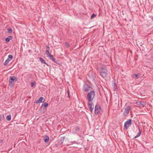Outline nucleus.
Returning <instances> with one entry per match:
<instances>
[{
  "instance_id": "393cba45",
  "label": "nucleus",
  "mask_w": 153,
  "mask_h": 153,
  "mask_svg": "<svg viewBox=\"0 0 153 153\" xmlns=\"http://www.w3.org/2000/svg\"><path fill=\"white\" fill-rule=\"evenodd\" d=\"M54 62L57 64L59 65H61V62H60L59 61H58V60L56 59H55V60L54 61Z\"/></svg>"
},
{
  "instance_id": "dca6fc26",
  "label": "nucleus",
  "mask_w": 153,
  "mask_h": 153,
  "mask_svg": "<svg viewBox=\"0 0 153 153\" xmlns=\"http://www.w3.org/2000/svg\"><path fill=\"white\" fill-rule=\"evenodd\" d=\"M44 140L45 143H47L49 140V137L48 136H45L44 138Z\"/></svg>"
},
{
  "instance_id": "9b49d317",
  "label": "nucleus",
  "mask_w": 153,
  "mask_h": 153,
  "mask_svg": "<svg viewBox=\"0 0 153 153\" xmlns=\"http://www.w3.org/2000/svg\"><path fill=\"white\" fill-rule=\"evenodd\" d=\"M100 76L103 78L106 77L107 75V72L101 71H100Z\"/></svg>"
},
{
  "instance_id": "6ab92c4d",
  "label": "nucleus",
  "mask_w": 153,
  "mask_h": 153,
  "mask_svg": "<svg viewBox=\"0 0 153 153\" xmlns=\"http://www.w3.org/2000/svg\"><path fill=\"white\" fill-rule=\"evenodd\" d=\"M10 60L9 59H7V60L5 61V62H4V66H7L8 63L10 62Z\"/></svg>"
},
{
  "instance_id": "f03ea898",
  "label": "nucleus",
  "mask_w": 153,
  "mask_h": 153,
  "mask_svg": "<svg viewBox=\"0 0 153 153\" xmlns=\"http://www.w3.org/2000/svg\"><path fill=\"white\" fill-rule=\"evenodd\" d=\"M18 78H16L15 76H10L9 78V85L10 87H12L13 85V82H16L18 80Z\"/></svg>"
},
{
  "instance_id": "f704fd0d",
  "label": "nucleus",
  "mask_w": 153,
  "mask_h": 153,
  "mask_svg": "<svg viewBox=\"0 0 153 153\" xmlns=\"http://www.w3.org/2000/svg\"><path fill=\"white\" fill-rule=\"evenodd\" d=\"M68 95L69 96V93H68Z\"/></svg>"
},
{
  "instance_id": "cd10ccee",
  "label": "nucleus",
  "mask_w": 153,
  "mask_h": 153,
  "mask_svg": "<svg viewBox=\"0 0 153 153\" xmlns=\"http://www.w3.org/2000/svg\"><path fill=\"white\" fill-rule=\"evenodd\" d=\"M74 128L75 130L76 131H79V128L78 127L75 126Z\"/></svg>"
},
{
  "instance_id": "aec40b11",
  "label": "nucleus",
  "mask_w": 153,
  "mask_h": 153,
  "mask_svg": "<svg viewBox=\"0 0 153 153\" xmlns=\"http://www.w3.org/2000/svg\"><path fill=\"white\" fill-rule=\"evenodd\" d=\"M46 49H47V50L45 51V53L47 55H48V53H47V52H48V53H50L49 51V50H50V47H49L48 46H47V47H46Z\"/></svg>"
},
{
  "instance_id": "9d476101",
  "label": "nucleus",
  "mask_w": 153,
  "mask_h": 153,
  "mask_svg": "<svg viewBox=\"0 0 153 153\" xmlns=\"http://www.w3.org/2000/svg\"><path fill=\"white\" fill-rule=\"evenodd\" d=\"M48 54V55H47V56L52 61L54 62V61L55 60V59L53 57V56L51 55L50 53H49L48 52H47Z\"/></svg>"
},
{
  "instance_id": "ddd939ff",
  "label": "nucleus",
  "mask_w": 153,
  "mask_h": 153,
  "mask_svg": "<svg viewBox=\"0 0 153 153\" xmlns=\"http://www.w3.org/2000/svg\"><path fill=\"white\" fill-rule=\"evenodd\" d=\"M112 86L113 87L114 90V91H117L118 89L117 86L114 81H113Z\"/></svg>"
},
{
  "instance_id": "412c9836",
  "label": "nucleus",
  "mask_w": 153,
  "mask_h": 153,
  "mask_svg": "<svg viewBox=\"0 0 153 153\" xmlns=\"http://www.w3.org/2000/svg\"><path fill=\"white\" fill-rule=\"evenodd\" d=\"M11 117L10 115H7L6 117L7 120L8 121H10L11 120Z\"/></svg>"
},
{
  "instance_id": "a211bd4d",
  "label": "nucleus",
  "mask_w": 153,
  "mask_h": 153,
  "mask_svg": "<svg viewBox=\"0 0 153 153\" xmlns=\"http://www.w3.org/2000/svg\"><path fill=\"white\" fill-rule=\"evenodd\" d=\"M139 132L138 133L137 135L138 137L140 136L142 132V130L141 129H140V128H138Z\"/></svg>"
},
{
  "instance_id": "72a5a7b5",
  "label": "nucleus",
  "mask_w": 153,
  "mask_h": 153,
  "mask_svg": "<svg viewBox=\"0 0 153 153\" xmlns=\"http://www.w3.org/2000/svg\"><path fill=\"white\" fill-rule=\"evenodd\" d=\"M3 140H0V143H1L3 142Z\"/></svg>"
},
{
  "instance_id": "bb28decb",
  "label": "nucleus",
  "mask_w": 153,
  "mask_h": 153,
  "mask_svg": "<svg viewBox=\"0 0 153 153\" xmlns=\"http://www.w3.org/2000/svg\"><path fill=\"white\" fill-rule=\"evenodd\" d=\"M96 16V15L94 13H93L92 14L91 16V18L92 19L93 18L95 17Z\"/></svg>"
},
{
  "instance_id": "f257e3e1",
  "label": "nucleus",
  "mask_w": 153,
  "mask_h": 153,
  "mask_svg": "<svg viewBox=\"0 0 153 153\" xmlns=\"http://www.w3.org/2000/svg\"><path fill=\"white\" fill-rule=\"evenodd\" d=\"M95 96V92L94 91H91L88 93L87 96V99L88 100V102H92Z\"/></svg>"
},
{
  "instance_id": "5701e85b",
  "label": "nucleus",
  "mask_w": 153,
  "mask_h": 153,
  "mask_svg": "<svg viewBox=\"0 0 153 153\" xmlns=\"http://www.w3.org/2000/svg\"><path fill=\"white\" fill-rule=\"evenodd\" d=\"M7 30V31H8V33H12V29L10 28H8V29Z\"/></svg>"
},
{
  "instance_id": "1a4fd4ad",
  "label": "nucleus",
  "mask_w": 153,
  "mask_h": 153,
  "mask_svg": "<svg viewBox=\"0 0 153 153\" xmlns=\"http://www.w3.org/2000/svg\"><path fill=\"white\" fill-rule=\"evenodd\" d=\"M44 98L42 97H41L39 99L36 100L35 102L36 104H38L41 102H44Z\"/></svg>"
},
{
  "instance_id": "20e7f679",
  "label": "nucleus",
  "mask_w": 153,
  "mask_h": 153,
  "mask_svg": "<svg viewBox=\"0 0 153 153\" xmlns=\"http://www.w3.org/2000/svg\"><path fill=\"white\" fill-rule=\"evenodd\" d=\"M101 110L100 105L97 104H96L95 107V114L96 115H99Z\"/></svg>"
},
{
  "instance_id": "7ed1b4c3",
  "label": "nucleus",
  "mask_w": 153,
  "mask_h": 153,
  "mask_svg": "<svg viewBox=\"0 0 153 153\" xmlns=\"http://www.w3.org/2000/svg\"><path fill=\"white\" fill-rule=\"evenodd\" d=\"M131 119H128L125 123L124 124V129L127 130L128 129L129 127L131 125Z\"/></svg>"
},
{
  "instance_id": "39448f33",
  "label": "nucleus",
  "mask_w": 153,
  "mask_h": 153,
  "mask_svg": "<svg viewBox=\"0 0 153 153\" xmlns=\"http://www.w3.org/2000/svg\"><path fill=\"white\" fill-rule=\"evenodd\" d=\"M131 108V107L130 106H127L125 108L123 113V115L124 116H126L129 114V111Z\"/></svg>"
},
{
  "instance_id": "c85d7f7f",
  "label": "nucleus",
  "mask_w": 153,
  "mask_h": 153,
  "mask_svg": "<svg viewBox=\"0 0 153 153\" xmlns=\"http://www.w3.org/2000/svg\"><path fill=\"white\" fill-rule=\"evenodd\" d=\"M66 46L67 48H69L70 47V45L67 42H65V43Z\"/></svg>"
},
{
  "instance_id": "c756f323",
  "label": "nucleus",
  "mask_w": 153,
  "mask_h": 153,
  "mask_svg": "<svg viewBox=\"0 0 153 153\" xmlns=\"http://www.w3.org/2000/svg\"><path fill=\"white\" fill-rule=\"evenodd\" d=\"M36 82H31V87H33L35 85Z\"/></svg>"
},
{
  "instance_id": "423d86ee",
  "label": "nucleus",
  "mask_w": 153,
  "mask_h": 153,
  "mask_svg": "<svg viewBox=\"0 0 153 153\" xmlns=\"http://www.w3.org/2000/svg\"><path fill=\"white\" fill-rule=\"evenodd\" d=\"M91 88L90 85L87 84H85L84 85L83 87V90L85 92H87Z\"/></svg>"
},
{
  "instance_id": "4be33fe9",
  "label": "nucleus",
  "mask_w": 153,
  "mask_h": 153,
  "mask_svg": "<svg viewBox=\"0 0 153 153\" xmlns=\"http://www.w3.org/2000/svg\"><path fill=\"white\" fill-rule=\"evenodd\" d=\"M13 58V56L12 55L10 54L8 55V59L10 60V61L12 60Z\"/></svg>"
},
{
  "instance_id": "2eb2a0df",
  "label": "nucleus",
  "mask_w": 153,
  "mask_h": 153,
  "mask_svg": "<svg viewBox=\"0 0 153 153\" xmlns=\"http://www.w3.org/2000/svg\"><path fill=\"white\" fill-rule=\"evenodd\" d=\"M12 38L13 37L12 36H9L5 39V41L7 42H9L10 40L12 39Z\"/></svg>"
},
{
  "instance_id": "f3484780",
  "label": "nucleus",
  "mask_w": 153,
  "mask_h": 153,
  "mask_svg": "<svg viewBox=\"0 0 153 153\" xmlns=\"http://www.w3.org/2000/svg\"><path fill=\"white\" fill-rule=\"evenodd\" d=\"M39 59L40 60V61L42 63L48 65V64H47L45 62V61L43 58L41 57H39Z\"/></svg>"
},
{
  "instance_id": "2f4dec72",
  "label": "nucleus",
  "mask_w": 153,
  "mask_h": 153,
  "mask_svg": "<svg viewBox=\"0 0 153 153\" xmlns=\"http://www.w3.org/2000/svg\"><path fill=\"white\" fill-rule=\"evenodd\" d=\"M4 118V116L3 115L0 117V121H2Z\"/></svg>"
},
{
  "instance_id": "473e14b6",
  "label": "nucleus",
  "mask_w": 153,
  "mask_h": 153,
  "mask_svg": "<svg viewBox=\"0 0 153 153\" xmlns=\"http://www.w3.org/2000/svg\"><path fill=\"white\" fill-rule=\"evenodd\" d=\"M138 137L136 135V136H135L134 137V138H137V137Z\"/></svg>"
},
{
  "instance_id": "f8f14e48",
  "label": "nucleus",
  "mask_w": 153,
  "mask_h": 153,
  "mask_svg": "<svg viewBox=\"0 0 153 153\" xmlns=\"http://www.w3.org/2000/svg\"><path fill=\"white\" fill-rule=\"evenodd\" d=\"M65 137H62L61 138V140L58 142L57 145L58 146L61 145L63 143Z\"/></svg>"
},
{
  "instance_id": "b1692460",
  "label": "nucleus",
  "mask_w": 153,
  "mask_h": 153,
  "mask_svg": "<svg viewBox=\"0 0 153 153\" xmlns=\"http://www.w3.org/2000/svg\"><path fill=\"white\" fill-rule=\"evenodd\" d=\"M42 106H43L44 108L48 106V104L47 102H45L44 104L42 105Z\"/></svg>"
},
{
  "instance_id": "0eeeda50",
  "label": "nucleus",
  "mask_w": 153,
  "mask_h": 153,
  "mask_svg": "<svg viewBox=\"0 0 153 153\" xmlns=\"http://www.w3.org/2000/svg\"><path fill=\"white\" fill-rule=\"evenodd\" d=\"M88 105L89 107L90 111L91 112H92L94 108V105L92 103V102H88Z\"/></svg>"
},
{
  "instance_id": "6e6552de",
  "label": "nucleus",
  "mask_w": 153,
  "mask_h": 153,
  "mask_svg": "<svg viewBox=\"0 0 153 153\" xmlns=\"http://www.w3.org/2000/svg\"><path fill=\"white\" fill-rule=\"evenodd\" d=\"M136 104L138 105H139L140 107H144L146 105V103L143 101H138L136 102Z\"/></svg>"
},
{
  "instance_id": "4468645a",
  "label": "nucleus",
  "mask_w": 153,
  "mask_h": 153,
  "mask_svg": "<svg viewBox=\"0 0 153 153\" xmlns=\"http://www.w3.org/2000/svg\"><path fill=\"white\" fill-rule=\"evenodd\" d=\"M100 71H102L103 72H107L108 71L106 68L105 66H103L100 68Z\"/></svg>"
},
{
  "instance_id": "a878e982",
  "label": "nucleus",
  "mask_w": 153,
  "mask_h": 153,
  "mask_svg": "<svg viewBox=\"0 0 153 153\" xmlns=\"http://www.w3.org/2000/svg\"><path fill=\"white\" fill-rule=\"evenodd\" d=\"M139 76V74H134L133 75V76L134 78H136Z\"/></svg>"
},
{
  "instance_id": "7c9ffc66",
  "label": "nucleus",
  "mask_w": 153,
  "mask_h": 153,
  "mask_svg": "<svg viewBox=\"0 0 153 153\" xmlns=\"http://www.w3.org/2000/svg\"><path fill=\"white\" fill-rule=\"evenodd\" d=\"M45 111V109L44 108L43 109L42 108H41V110H40V112L42 113H44Z\"/></svg>"
}]
</instances>
